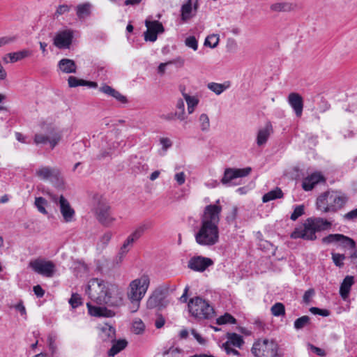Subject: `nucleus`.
I'll list each match as a JSON object with an SVG mask.
<instances>
[{"label":"nucleus","instance_id":"obj_1","mask_svg":"<svg viewBox=\"0 0 357 357\" xmlns=\"http://www.w3.org/2000/svg\"><path fill=\"white\" fill-rule=\"evenodd\" d=\"M86 292L91 300L98 305L119 307L123 303V292L119 287L101 279H91Z\"/></svg>","mask_w":357,"mask_h":357},{"label":"nucleus","instance_id":"obj_2","mask_svg":"<svg viewBox=\"0 0 357 357\" xmlns=\"http://www.w3.org/2000/svg\"><path fill=\"white\" fill-rule=\"evenodd\" d=\"M348 198L337 192H326L317 199V208L324 213L337 212L347 202Z\"/></svg>","mask_w":357,"mask_h":357},{"label":"nucleus","instance_id":"obj_3","mask_svg":"<svg viewBox=\"0 0 357 357\" xmlns=\"http://www.w3.org/2000/svg\"><path fill=\"white\" fill-rule=\"evenodd\" d=\"M150 285V278L147 275L133 280L129 284L128 298L137 309L141 300L145 296Z\"/></svg>","mask_w":357,"mask_h":357},{"label":"nucleus","instance_id":"obj_4","mask_svg":"<svg viewBox=\"0 0 357 357\" xmlns=\"http://www.w3.org/2000/svg\"><path fill=\"white\" fill-rule=\"evenodd\" d=\"M195 241L202 246H212L219 241L218 226L201 223L195 234Z\"/></svg>","mask_w":357,"mask_h":357},{"label":"nucleus","instance_id":"obj_5","mask_svg":"<svg viewBox=\"0 0 357 357\" xmlns=\"http://www.w3.org/2000/svg\"><path fill=\"white\" fill-rule=\"evenodd\" d=\"M188 306L192 316L199 319H210L215 313L208 302L199 296L191 298Z\"/></svg>","mask_w":357,"mask_h":357},{"label":"nucleus","instance_id":"obj_6","mask_svg":"<svg viewBox=\"0 0 357 357\" xmlns=\"http://www.w3.org/2000/svg\"><path fill=\"white\" fill-rule=\"evenodd\" d=\"M278 344L273 340L258 339L251 349L255 357H281L278 353Z\"/></svg>","mask_w":357,"mask_h":357},{"label":"nucleus","instance_id":"obj_7","mask_svg":"<svg viewBox=\"0 0 357 357\" xmlns=\"http://www.w3.org/2000/svg\"><path fill=\"white\" fill-rule=\"evenodd\" d=\"M96 205L94 211L98 222L105 227H109L115 218L112 216L111 208L107 201L101 196L95 197Z\"/></svg>","mask_w":357,"mask_h":357},{"label":"nucleus","instance_id":"obj_8","mask_svg":"<svg viewBox=\"0 0 357 357\" xmlns=\"http://www.w3.org/2000/svg\"><path fill=\"white\" fill-rule=\"evenodd\" d=\"M219 203L218 199L215 204H209L204 208L201 215V223L218 226L222 211V206Z\"/></svg>","mask_w":357,"mask_h":357},{"label":"nucleus","instance_id":"obj_9","mask_svg":"<svg viewBox=\"0 0 357 357\" xmlns=\"http://www.w3.org/2000/svg\"><path fill=\"white\" fill-rule=\"evenodd\" d=\"M29 266L35 273L47 278H52L56 271L55 264L52 261L43 259L31 260Z\"/></svg>","mask_w":357,"mask_h":357},{"label":"nucleus","instance_id":"obj_10","mask_svg":"<svg viewBox=\"0 0 357 357\" xmlns=\"http://www.w3.org/2000/svg\"><path fill=\"white\" fill-rule=\"evenodd\" d=\"M252 172V168L247 167L245 168H231L228 167L225 169L221 183L227 186L236 185L234 181L238 178H243L248 176Z\"/></svg>","mask_w":357,"mask_h":357},{"label":"nucleus","instance_id":"obj_11","mask_svg":"<svg viewBox=\"0 0 357 357\" xmlns=\"http://www.w3.org/2000/svg\"><path fill=\"white\" fill-rule=\"evenodd\" d=\"M36 175L42 180H50L52 183L55 182L57 187H61L63 185L60 171L56 167H41L36 170Z\"/></svg>","mask_w":357,"mask_h":357},{"label":"nucleus","instance_id":"obj_12","mask_svg":"<svg viewBox=\"0 0 357 357\" xmlns=\"http://www.w3.org/2000/svg\"><path fill=\"white\" fill-rule=\"evenodd\" d=\"M316 230L307 218L302 227H297L291 232L290 237L294 239L303 238L307 241H313L317 238Z\"/></svg>","mask_w":357,"mask_h":357},{"label":"nucleus","instance_id":"obj_13","mask_svg":"<svg viewBox=\"0 0 357 357\" xmlns=\"http://www.w3.org/2000/svg\"><path fill=\"white\" fill-rule=\"evenodd\" d=\"M322 241L324 243L330 244L333 243H338L343 248H355L356 242L354 239L340 234H329L323 238Z\"/></svg>","mask_w":357,"mask_h":357},{"label":"nucleus","instance_id":"obj_14","mask_svg":"<svg viewBox=\"0 0 357 357\" xmlns=\"http://www.w3.org/2000/svg\"><path fill=\"white\" fill-rule=\"evenodd\" d=\"M199 8V0H187L181 8V20L183 22H188L194 17Z\"/></svg>","mask_w":357,"mask_h":357},{"label":"nucleus","instance_id":"obj_15","mask_svg":"<svg viewBox=\"0 0 357 357\" xmlns=\"http://www.w3.org/2000/svg\"><path fill=\"white\" fill-rule=\"evenodd\" d=\"M73 38V33L68 29L59 32L54 38V45L59 49L70 47Z\"/></svg>","mask_w":357,"mask_h":357},{"label":"nucleus","instance_id":"obj_16","mask_svg":"<svg viewBox=\"0 0 357 357\" xmlns=\"http://www.w3.org/2000/svg\"><path fill=\"white\" fill-rule=\"evenodd\" d=\"M213 264V261L202 256L195 257L190 259L188 267L194 271L202 272Z\"/></svg>","mask_w":357,"mask_h":357},{"label":"nucleus","instance_id":"obj_17","mask_svg":"<svg viewBox=\"0 0 357 357\" xmlns=\"http://www.w3.org/2000/svg\"><path fill=\"white\" fill-rule=\"evenodd\" d=\"M59 204L61 213L66 222H71L75 215V211L68 201L63 196L59 197Z\"/></svg>","mask_w":357,"mask_h":357},{"label":"nucleus","instance_id":"obj_18","mask_svg":"<svg viewBox=\"0 0 357 357\" xmlns=\"http://www.w3.org/2000/svg\"><path fill=\"white\" fill-rule=\"evenodd\" d=\"M165 299L163 290L161 289H155L149 297L146 302V307L149 309H153L157 307H163Z\"/></svg>","mask_w":357,"mask_h":357},{"label":"nucleus","instance_id":"obj_19","mask_svg":"<svg viewBox=\"0 0 357 357\" xmlns=\"http://www.w3.org/2000/svg\"><path fill=\"white\" fill-rule=\"evenodd\" d=\"M288 102L294 111L296 116L300 117L303 113V100L298 93H291L288 96Z\"/></svg>","mask_w":357,"mask_h":357},{"label":"nucleus","instance_id":"obj_20","mask_svg":"<svg viewBox=\"0 0 357 357\" xmlns=\"http://www.w3.org/2000/svg\"><path fill=\"white\" fill-rule=\"evenodd\" d=\"M130 165L132 171L135 174H140L142 172H147L149 166L145 162L143 158H138L137 155H131L130 159Z\"/></svg>","mask_w":357,"mask_h":357},{"label":"nucleus","instance_id":"obj_21","mask_svg":"<svg viewBox=\"0 0 357 357\" xmlns=\"http://www.w3.org/2000/svg\"><path fill=\"white\" fill-rule=\"evenodd\" d=\"M89 314L96 317H111L114 315L112 310L105 307L94 306L90 302L86 303Z\"/></svg>","mask_w":357,"mask_h":357},{"label":"nucleus","instance_id":"obj_22","mask_svg":"<svg viewBox=\"0 0 357 357\" xmlns=\"http://www.w3.org/2000/svg\"><path fill=\"white\" fill-rule=\"evenodd\" d=\"M321 181H324V176L319 173H314L303 179L302 187L305 191H309Z\"/></svg>","mask_w":357,"mask_h":357},{"label":"nucleus","instance_id":"obj_23","mask_svg":"<svg viewBox=\"0 0 357 357\" xmlns=\"http://www.w3.org/2000/svg\"><path fill=\"white\" fill-rule=\"evenodd\" d=\"M99 90L102 93L109 96L113 97L121 103L126 104L128 102V99L125 96L122 95L119 91H116L107 84L102 85L101 87H100Z\"/></svg>","mask_w":357,"mask_h":357},{"label":"nucleus","instance_id":"obj_24","mask_svg":"<svg viewBox=\"0 0 357 357\" xmlns=\"http://www.w3.org/2000/svg\"><path fill=\"white\" fill-rule=\"evenodd\" d=\"M272 130L273 128L271 124L268 123L264 128L258 131L257 136V144L258 146H260L264 145L267 142Z\"/></svg>","mask_w":357,"mask_h":357},{"label":"nucleus","instance_id":"obj_25","mask_svg":"<svg viewBox=\"0 0 357 357\" xmlns=\"http://www.w3.org/2000/svg\"><path fill=\"white\" fill-rule=\"evenodd\" d=\"M100 337L103 342H114L116 337L115 328L107 324H105L100 328Z\"/></svg>","mask_w":357,"mask_h":357},{"label":"nucleus","instance_id":"obj_26","mask_svg":"<svg viewBox=\"0 0 357 357\" xmlns=\"http://www.w3.org/2000/svg\"><path fill=\"white\" fill-rule=\"evenodd\" d=\"M354 282V278L353 276L347 275L343 280L340 288V294L344 300H346L348 298L351 287Z\"/></svg>","mask_w":357,"mask_h":357},{"label":"nucleus","instance_id":"obj_27","mask_svg":"<svg viewBox=\"0 0 357 357\" xmlns=\"http://www.w3.org/2000/svg\"><path fill=\"white\" fill-rule=\"evenodd\" d=\"M58 66L65 73H75L77 71V66L72 59H62L59 61Z\"/></svg>","mask_w":357,"mask_h":357},{"label":"nucleus","instance_id":"obj_28","mask_svg":"<svg viewBox=\"0 0 357 357\" xmlns=\"http://www.w3.org/2000/svg\"><path fill=\"white\" fill-rule=\"evenodd\" d=\"M310 221L312 222L316 231L326 230L331 227V222L321 218H310Z\"/></svg>","mask_w":357,"mask_h":357},{"label":"nucleus","instance_id":"obj_29","mask_svg":"<svg viewBox=\"0 0 357 357\" xmlns=\"http://www.w3.org/2000/svg\"><path fill=\"white\" fill-rule=\"evenodd\" d=\"M152 227V224L149 221H146L139 225L135 230L129 235L135 241L138 240L144 233Z\"/></svg>","mask_w":357,"mask_h":357},{"label":"nucleus","instance_id":"obj_30","mask_svg":"<svg viewBox=\"0 0 357 357\" xmlns=\"http://www.w3.org/2000/svg\"><path fill=\"white\" fill-rule=\"evenodd\" d=\"M113 344L111 349L108 351V355L109 356H114L118 353L123 350L128 345V342L123 339L117 341L112 342Z\"/></svg>","mask_w":357,"mask_h":357},{"label":"nucleus","instance_id":"obj_31","mask_svg":"<svg viewBox=\"0 0 357 357\" xmlns=\"http://www.w3.org/2000/svg\"><path fill=\"white\" fill-rule=\"evenodd\" d=\"M145 26H146L147 30H150V31L156 34L162 33L165 31L162 24L158 20L151 21L149 20H146Z\"/></svg>","mask_w":357,"mask_h":357},{"label":"nucleus","instance_id":"obj_32","mask_svg":"<svg viewBox=\"0 0 357 357\" xmlns=\"http://www.w3.org/2000/svg\"><path fill=\"white\" fill-rule=\"evenodd\" d=\"M283 195L284 194L280 188H275L264 195L262 197V202L264 203H266L276 199H280L283 197Z\"/></svg>","mask_w":357,"mask_h":357},{"label":"nucleus","instance_id":"obj_33","mask_svg":"<svg viewBox=\"0 0 357 357\" xmlns=\"http://www.w3.org/2000/svg\"><path fill=\"white\" fill-rule=\"evenodd\" d=\"M76 13L79 19H84L91 15V4L85 3L79 4L76 8Z\"/></svg>","mask_w":357,"mask_h":357},{"label":"nucleus","instance_id":"obj_34","mask_svg":"<svg viewBox=\"0 0 357 357\" xmlns=\"http://www.w3.org/2000/svg\"><path fill=\"white\" fill-rule=\"evenodd\" d=\"M31 55L28 50H23L19 52L8 53L7 56L10 58V63H15Z\"/></svg>","mask_w":357,"mask_h":357},{"label":"nucleus","instance_id":"obj_35","mask_svg":"<svg viewBox=\"0 0 357 357\" xmlns=\"http://www.w3.org/2000/svg\"><path fill=\"white\" fill-rule=\"evenodd\" d=\"M227 337L229 342V344H232L234 347H237L241 348L244 343L243 337L235 333H228L227 334Z\"/></svg>","mask_w":357,"mask_h":357},{"label":"nucleus","instance_id":"obj_36","mask_svg":"<svg viewBox=\"0 0 357 357\" xmlns=\"http://www.w3.org/2000/svg\"><path fill=\"white\" fill-rule=\"evenodd\" d=\"M176 107L177 110L174 112V115H176V119L180 121L185 120V104L182 99L180 98L177 100Z\"/></svg>","mask_w":357,"mask_h":357},{"label":"nucleus","instance_id":"obj_37","mask_svg":"<svg viewBox=\"0 0 357 357\" xmlns=\"http://www.w3.org/2000/svg\"><path fill=\"white\" fill-rule=\"evenodd\" d=\"M310 324V318L304 315L294 321V326L296 330H301Z\"/></svg>","mask_w":357,"mask_h":357},{"label":"nucleus","instance_id":"obj_38","mask_svg":"<svg viewBox=\"0 0 357 357\" xmlns=\"http://www.w3.org/2000/svg\"><path fill=\"white\" fill-rule=\"evenodd\" d=\"M271 312L275 317L284 316L285 314L284 305L282 303H276L271 307Z\"/></svg>","mask_w":357,"mask_h":357},{"label":"nucleus","instance_id":"obj_39","mask_svg":"<svg viewBox=\"0 0 357 357\" xmlns=\"http://www.w3.org/2000/svg\"><path fill=\"white\" fill-rule=\"evenodd\" d=\"M34 204L39 212H40L41 213H43L44 215L47 214V211L45 209V206L47 204V202L45 198H43L42 197H36L35 199Z\"/></svg>","mask_w":357,"mask_h":357},{"label":"nucleus","instance_id":"obj_40","mask_svg":"<svg viewBox=\"0 0 357 357\" xmlns=\"http://www.w3.org/2000/svg\"><path fill=\"white\" fill-rule=\"evenodd\" d=\"M236 319L230 314L225 313L224 315L220 316L216 320V323L218 325H222L226 324H236Z\"/></svg>","mask_w":357,"mask_h":357},{"label":"nucleus","instance_id":"obj_41","mask_svg":"<svg viewBox=\"0 0 357 357\" xmlns=\"http://www.w3.org/2000/svg\"><path fill=\"white\" fill-rule=\"evenodd\" d=\"M208 88L217 95L221 94L227 86L223 84L211 82L208 84Z\"/></svg>","mask_w":357,"mask_h":357},{"label":"nucleus","instance_id":"obj_42","mask_svg":"<svg viewBox=\"0 0 357 357\" xmlns=\"http://www.w3.org/2000/svg\"><path fill=\"white\" fill-rule=\"evenodd\" d=\"M219 43V36L217 34H212L206 37L204 41V45L210 47L211 48L215 47Z\"/></svg>","mask_w":357,"mask_h":357},{"label":"nucleus","instance_id":"obj_43","mask_svg":"<svg viewBox=\"0 0 357 357\" xmlns=\"http://www.w3.org/2000/svg\"><path fill=\"white\" fill-rule=\"evenodd\" d=\"M200 128L203 132H206L210 128L209 118L206 114H202L199 118Z\"/></svg>","mask_w":357,"mask_h":357},{"label":"nucleus","instance_id":"obj_44","mask_svg":"<svg viewBox=\"0 0 357 357\" xmlns=\"http://www.w3.org/2000/svg\"><path fill=\"white\" fill-rule=\"evenodd\" d=\"M69 304L73 308H77L79 305H82V299L79 294L77 293H73L70 298L68 301Z\"/></svg>","mask_w":357,"mask_h":357},{"label":"nucleus","instance_id":"obj_45","mask_svg":"<svg viewBox=\"0 0 357 357\" xmlns=\"http://www.w3.org/2000/svg\"><path fill=\"white\" fill-rule=\"evenodd\" d=\"M332 259L335 265L339 268H341L344 266L343 261L345 259L346 257L343 254L335 253L332 254Z\"/></svg>","mask_w":357,"mask_h":357},{"label":"nucleus","instance_id":"obj_46","mask_svg":"<svg viewBox=\"0 0 357 357\" xmlns=\"http://www.w3.org/2000/svg\"><path fill=\"white\" fill-rule=\"evenodd\" d=\"M183 96L188 106L196 107L199 103V99L195 96H191L185 93H183Z\"/></svg>","mask_w":357,"mask_h":357},{"label":"nucleus","instance_id":"obj_47","mask_svg":"<svg viewBox=\"0 0 357 357\" xmlns=\"http://www.w3.org/2000/svg\"><path fill=\"white\" fill-rule=\"evenodd\" d=\"M17 37L16 36H6L0 38V47L10 45L16 41Z\"/></svg>","mask_w":357,"mask_h":357},{"label":"nucleus","instance_id":"obj_48","mask_svg":"<svg viewBox=\"0 0 357 357\" xmlns=\"http://www.w3.org/2000/svg\"><path fill=\"white\" fill-rule=\"evenodd\" d=\"M304 213V206L303 205L296 206L291 215V220H296Z\"/></svg>","mask_w":357,"mask_h":357},{"label":"nucleus","instance_id":"obj_49","mask_svg":"<svg viewBox=\"0 0 357 357\" xmlns=\"http://www.w3.org/2000/svg\"><path fill=\"white\" fill-rule=\"evenodd\" d=\"M310 311L314 314H318L322 317H328L331 314V312L328 310L320 309L317 307H310Z\"/></svg>","mask_w":357,"mask_h":357},{"label":"nucleus","instance_id":"obj_50","mask_svg":"<svg viewBox=\"0 0 357 357\" xmlns=\"http://www.w3.org/2000/svg\"><path fill=\"white\" fill-rule=\"evenodd\" d=\"M185 45L192 48L193 50H197L198 47L197 40L195 36H189L185 40Z\"/></svg>","mask_w":357,"mask_h":357},{"label":"nucleus","instance_id":"obj_51","mask_svg":"<svg viewBox=\"0 0 357 357\" xmlns=\"http://www.w3.org/2000/svg\"><path fill=\"white\" fill-rule=\"evenodd\" d=\"M83 79H78L74 76H70L68 79V83L70 87H77L79 86H82V82Z\"/></svg>","mask_w":357,"mask_h":357},{"label":"nucleus","instance_id":"obj_52","mask_svg":"<svg viewBox=\"0 0 357 357\" xmlns=\"http://www.w3.org/2000/svg\"><path fill=\"white\" fill-rule=\"evenodd\" d=\"M112 235L113 234L111 231H107L100 237V242L102 245L103 248H105L108 245Z\"/></svg>","mask_w":357,"mask_h":357},{"label":"nucleus","instance_id":"obj_53","mask_svg":"<svg viewBox=\"0 0 357 357\" xmlns=\"http://www.w3.org/2000/svg\"><path fill=\"white\" fill-rule=\"evenodd\" d=\"M133 331L136 334H140L144 330V324L142 321H135L132 324Z\"/></svg>","mask_w":357,"mask_h":357},{"label":"nucleus","instance_id":"obj_54","mask_svg":"<svg viewBox=\"0 0 357 357\" xmlns=\"http://www.w3.org/2000/svg\"><path fill=\"white\" fill-rule=\"evenodd\" d=\"M49 141V137L42 134H36L34 136V143L36 144H46Z\"/></svg>","mask_w":357,"mask_h":357},{"label":"nucleus","instance_id":"obj_55","mask_svg":"<svg viewBox=\"0 0 357 357\" xmlns=\"http://www.w3.org/2000/svg\"><path fill=\"white\" fill-rule=\"evenodd\" d=\"M314 294L315 291L314 289H309L305 292L303 296V301L306 304L310 303L312 298L314 296Z\"/></svg>","mask_w":357,"mask_h":357},{"label":"nucleus","instance_id":"obj_56","mask_svg":"<svg viewBox=\"0 0 357 357\" xmlns=\"http://www.w3.org/2000/svg\"><path fill=\"white\" fill-rule=\"evenodd\" d=\"M144 40L146 41L155 42L158 38V34L147 30L144 33Z\"/></svg>","mask_w":357,"mask_h":357},{"label":"nucleus","instance_id":"obj_57","mask_svg":"<svg viewBox=\"0 0 357 357\" xmlns=\"http://www.w3.org/2000/svg\"><path fill=\"white\" fill-rule=\"evenodd\" d=\"M344 220L352 221L357 219V208L351 210V211L345 213L343 215Z\"/></svg>","mask_w":357,"mask_h":357},{"label":"nucleus","instance_id":"obj_58","mask_svg":"<svg viewBox=\"0 0 357 357\" xmlns=\"http://www.w3.org/2000/svg\"><path fill=\"white\" fill-rule=\"evenodd\" d=\"M223 347H224L225 350L227 354H233L234 356H240V353L238 351L230 347V345L229 344V342H226L225 343H224Z\"/></svg>","mask_w":357,"mask_h":357},{"label":"nucleus","instance_id":"obj_59","mask_svg":"<svg viewBox=\"0 0 357 357\" xmlns=\"http://www.w3.org/2000/svg\"><path fill=\"white\" fill-rule=\"evenodd\" d=\"M70 6L66 4L60 5L58 6L55 15L59 16L63 15L70 10Z\"/></svg>","mask_w":357,"mask_h":357},{"label":"nucleus","instance_id":"obj_60","mask_svg":"<svg viewBox=\"0 0 357 357\" xmlns=\"http://www.w3.org/2000/svg\"><path fill=\"white\" fill-rule=\"evenodd\" d=\"M309 347L311 351L319 356H324L326 355L325 351L321 348L317 347L313 344H309Z\"/></svg>","mask_w":357,"mask_h":357},{"label":"nucleus","instance_id":"obj_61","mask_svg":"<svg viewBox=\"0 0 357 357\" xmlns=\"http://www.w3.org/2000/svg\"><path fill=\"white\" fill-rule=\"evenodd\" d=\"M134 242L135 241L130 236H128L126 241L123 242L121 248H123V250L126 249L128 250L129 251Z\"/></svg>","mask_w":357,"mask_h":357},{"label":"nucleus","instance_id":"obj_62","mask_svg":"<svg viewBox=\"0 0 357 357\" xmlns=\"http://www.w3.org/2000/svg\"><path fill=\"white\" fill-rule=\"evenodd\" d=\"M175 180L179 185H183L185 181V176L183 172H179L175 174Z\"/></svg>","mask_w":357,"mask_h":357},{"label":"nucleus","instance_id":"obj_63","mask_svg":"<svg viewBox=\"0 0 357 357\" xmlns=\"http://www.w3.org/2000/svg\"><path fill=\"white\" fill-rule=\"evenodd\" d=\"M61 139V135L59 134L54 135L52 139L49 138L48 142L50 144L52 149H54Z\"/></svg>","mask_w":357,"mask_h":357},{"label":"nucleus","instance_id":"obj_64","mask_svg":"<svg viewBox=\"0 0 357 357\" xmlns=\"http://www.w3.org/2000/svg\"><path fill=\"white\" fill-rule=\"evenodd\" d=\"M160 142L164 149H167L172 145V141L167 137L161 138Z\"/></svg>","mask_w":357,"mask_h":357}]
</instances>
